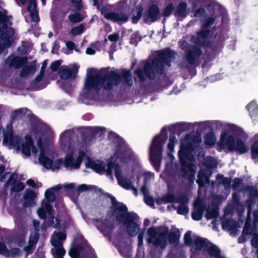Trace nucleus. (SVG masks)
<instances>
[{
	"label": "nucleus",
	"instance_id": "obj_1",
	"mask_svg": "<svg viewBox=\"0 0 258 258\" xmlns=\"http://www.w3.org/2000/svg\"><path fill=\"white\" fill-rule=\"evenodd\" d=\"M37 137H38L37 145L40 152L38 160L46 168L54 170L60 168L62 165L70 169L79 168L85 153L83 151H79V155L76 159L73 158V154L76 152L78 144L74 142L73 132L66 131L60 135L61 148L67 152L64 161L60 159L52 162L51 157L54 153V149L51 145L52 137L50 134L42 135L38 132L36 134L35 138Z\"/></svg>",
	"mask_w": 258,
	"mask_h": 258
},
{
	"label": "nucleus",
	"instance_id": "obj_2",
	"mask_svg": "<svg viewBox=\"0 0 258 258\" xmlns=\"http://www.w3.org/2000/svg\"><path fill=\"white\" fill-rule=\"evenodd\" d=\"M230 21L225 7L211 0V61L219 55L229 38Z\"/></svg>",
	"mask_w": 258,
	"mask_h": 258
},
{
	"label": "nucleus",
	"instance_id": "obj_3",
	"mask_svg": "<svg viewBox=\"0 0 258 258\" xmlns=\"http://www.w3.org/2000/svg\"><path fill=\"white\" fill-rule=\"evenodd\" d=\"M120 81V76L114 72L103 77L97 70L88 69L83 91L86 95H88L89 93L97 92L103 87L106 90H110L114 85H117Z\"/></svg>",
	"mask_w": 258,
	"mask_h": 258
},
{
	"label": "nucleus",
	"instance_id": "obj_4",
	"mask_svg": "<svg viewBox=\"0 0 258 258\" xmlns=\"http://www.w3.org/2000/svg\"><path fill=\"white\" fill-rule=\"evenodd\" d=\"M88 166L99 173H106L108 176L113 179L112 173L114 171L118 184L123 188L126 189H132L136 196H137V189L134 187L130 179L122 177V172L120 167L116 164L109 163L106 166L105 164L101 161H89Z\"/></svg>",
	"mask_w": 258,
	"mask_h": 258
},
{
	"label": "nucleus",
	"instance_id": "obj_5",
	"mask_svg": "<svg viewBox=\"0 0 258 258\" xmlns=\"http://www.w3.org/2000/svg\"><path fill=\"white\" fill-rule=\"evenodd\" d=\"M175 53L170 49H165L159 53L157 57H156L153 61L152 65L146 63L145 66L144 72L139 70L136 73L141 80L145 79V76L150 79H153L155 76L154 71L153 68L158 72L162 74L163 72L164 64H166L168 67L171 65V60L175 58Z\"/></svg>",
	"mask_w": 258,
	"mask_h": 258
},
{
	"label": "nucleus",
	"instance_id": "obj_6",
	"mask_svg": "<svg viewBox=\"0 0 258 258\" xmlns=\"http://www.w3.org/2000/svg\"><path fill=\"white\" fill-rule=\"evenodd\" d=\"M112 215L117 221L123 223L131 236H135L140 230L141 223L136 214L128 213L126 207L121 204L113 205L112 207Z\"/></svg>",
	"mask_w": 258,
	"mask_h": 258
},
{
	"label": "nucleus",
	"instance_id": "obj_7",
	"mask_svg": "<svg viewBox=\"0 0 258 258\" xmlns=\"http://www.w3.org/2000/svg\"><path fill=\"white\" fill-rule=\"evenodd\" d=\"M1 134H2L4 137L3 144L5 146H8L10 148H14L18 151H21L26 156L30 155L31 151L34 154L38 153L37 150L33 145L31 137L29 135L26 136L23 140L19 136H13L11 131H8L7 133H6L5 129L2 127L0 128Z\"/></svg>",
	"mask_w": 258,
	"mask_h": 258
},
{
	"label": "nucleus",
	"instance_id": "obj_8",
	"mask_svg": "<svg viewBox=\"0 0 258 258\" xmlns=\"http://www.w3.org/2000/svg\"><path fill=\"white\" fill-rule=\"evenodd\" d=\"M217 144V150L219 152H222L226 147L230 152L237 151L241 154L246 153L247 151L244 142L240 139L236 140L235 137L229 135L227 131L221 132Z\"/></svg>",
	"mask_w": 258,
	"mask_h": 258
},
{
	"label": "nucleus",
	"instance_id": "obj_9",
	"mask_svg": "<svg viewBox=\"0 0 258 258\" xmlns=\"http://www.w3.org/2000/svg\"><path fill=\"white\" fill-rule=\"evenodd\" d=\"M167 135L164 131L155 137L150 148V158L151 161L156 170L161 162L162 146L167 140Z\"/></svg>",
	"mask_w": 258,
	"mask_h": 258
},
{
	"label": "nucleus",
	"instance_id": "obj_10",
	"mask_svg": "<svg viewBox=\"0 0 258 258\" xmlns=\"http://www.w3.org/2000/svg\"><path fill=\"white\" fill-rule=\"evenodd\" d=\"M7 11L0 8V38L3 40V46L0 45V53H3L5 48L9 47L10 46L9 37L14 34L13 30L10 27V22L9 21L7 16Z\"/></svg>",
	"mask_w": 258,
	"mask_h": 258
},
{
	"label": "nucleus",
	"instance_id": "obj_11",
	"mask_svg": "<svg viewBox=\"0 0 258 258\" xmlns=\"http://www.w3.org/2000/svg\"><path fill=\"white\" fill-rule=\"evenodd\" d=\"M167 232L168 229L166 227L149 228L147 230L146 240L149 243L164 248L167 244Z\"/></svg>",
	"mask_w": 258,
	"mask_h": 258
},
{
	"label": "nucleus",
	"instance_id": "obj_12",
	"mask_svg": "<svg viewBox=\"0 0 258 258\" xmlns=\"http://www.w3.org/2000/svg\"><path fill=\"white\" fill-rule=\"evenodd\" d=\"M191 149L189 146L184 145L183 142L180 144V149L178 152V156L180 162L182 165V170L185 173L184 175L189 173H191L195 171V166L191 163H188L187 160H190L191 159Z\"/></svg>",
	"mask_w": 258,
	"mask_h": 258
},
{
	"label": "nucleus",
	"instance_id": "obj_13",
	"mask_svg": "<svg viewBox=\"0 0 258 258\" xmlns=\"http://www.w3.org/2000/svg\"><path fill=\"white\" fill-rule=\"evenodd\" d=\"M210 36V21L207 20L197 33V36L191 37L192 42L203 45H206L209 41Z\"/></svg>",
	"mask_w": 258,
	"mask_h": 258
},
{
	"label": "nucleus",
	"instance_id": "obj_14",
	"mask_svg": "<svg viewBox=\"0 0 258 258\" xmlns=\"http://www.w3.org/2000/svg\"><path fill=\"white\" fill-rule=\"evenodd\" d=\"M2 181L6 182L5 185L9 186L11 185V192H19L24 188V185L22 182L15 181L13 175L10 172L6 173L2 178Z\"/></svg>",
	"mask_w": 258,
	"mask_h": 258
},
{
	"label": "nucleus",
	"instance_id": "obj_15",
	"mask_svg": "<svg viewBox=\"0 0 258 258\" xmlns=\"http://www.w3.org/2000/svg\"><path fill=\"white\" fill-rule=\"evenodd\" d=\"M206 210V217L208 220L210 218L209 216L208 208L206 207V205L200 200H197L194 204V207L192 213V218L195 220H200L202 218V214L204 211Z\"/></svg>",
	"mask_w": 258,
	"mask_h": 258
},
{
	"label": "nucleus",
	"instance_id": "obj_16",
	"mask_svg": "<svg viewBox=\"0 0 258 258\" xmlns=\"http://www.w3.org/2000/svg\"><path fill=\"white\" fill-rule=\"evenodd\" d=\"M79 68V66L76 64H74L70 67L63 66L59 68L58 73L60 77L63 79L74 78L78 73Z\"/></svg>",
	"mask_w": 258,
	"mask_h": 258
},
{
	"label": "nucleus",
	"instance_id": "obj_17",
	"mask_svg": "<svg viewBox=\"0 0 258 258\" xmlns=\"http://www.w3.org/2000/svg\"><path fill=\"white\" fill-rule=\"evenodd\" d=\"M52 210V207L49 205V204L46 201H43L41 207L38 210L37 213L40 218L44 219L45 218V213L47 212L50 215L51 218L52 219V221H50L51 225L54 227H56L58 226L57 219H55L56 223H54L53 221L54 217L51 216Z\"/></svg>",
	"mask_w": 258,
	"mask_h": 258
},
{
	"label": "nucleus",
	"instance_id": "obj_18",
	"mask_svg": "<svg viewBox=\"0 0 258 258\" xmlns=\"http://www.w3.org/2000/svg\"><path fill=\"white\" fill-rule=\"evenodd\" d=\"M95 225L102 232H108L114 227V218L110 217L104 220H97Z\"/></svg>",
	"mask_w": 258,
	"mask_h": 258
},
{
	"label": "nucleus",
	"instance_id": "obj_19",
	"mask_svg": "<svg viewBox=\"0 0 258 258\" xmlns=\"http://www.w3.org/2000/svg\"><path fill=\"white\" fill-rule=\"evenodd\" d=\"M160 11L159 8L155 5L151 6L145 14L144 20L146 22H155L159 18Z\"/></svg>",
	"mask_w": 258,
	"mask_h": 258
},
{
	"label": "nucleus",
	"instance_id": "obj_20",
	"mask_svg": "<svg viewBox=\"0 0 258 258\" xmlns=\"http://www.w3.org/2000/svg\"><path fill=\"white\" fill-rule=\"evenodd\" d=\"M238 226L237 222L232 218H223L222 219V227L224 230L230 231L231 233L236 231Z\"/></svg>",
	"mask_w": 258,
	"mask_h": 258
},
{
	"label": "nucleus",
	"instance_id": "obj_21",
	"mask_svg": "<svg viewBox=\"0 0 258 258\" xmlns=\"http://www.w3.org/2000/svg\"><path fill=\"white\" fill-rule=\"evenodd\" d=\"M208 240L202 237H198L194 240L192 248L197 251H205L207 248Z\"/></svg>",
	"mask_w": 258,
	"mask_h": 258
},
{
	"label": "nucleus",
	"instance_id": "obj_22",
	"mask_svg": "<svg viewBox=\"0 0 258 258\" xmlns=\"http://www.w3.org/2000/svg\"><path fill=\"white\" fill-rule=\"evenodd\" d=\"M104 16L107 19L117 22H124L128 20L126 15L122 13H116L114 12H108L104 14Z\"/></svg>",
	"mask_w": 258,
	"mask_h": 258
},
{
	"label": "nucleus",
	"instance_id": "obj_23",
	"mask_svg": "<svg viewBox=\"0 0 258 258\" xmlns=\"http://www.w3.org/2000/svg\"><path fill=\"white\" fill-rule=\"evenodd\" d=\"M66 238V234L63 232H54L51 236L50 242L53 246L62 245Z\"/></svg>",
	"mask_w": 258,
	"mask_h": 258
},
{
	"label": "nucleus",
	"instance_id": "obj_24",
	"mask_svg": "<svg viewBox=\"0 0 258 258\" xmlns=\"http://www.w3.org/2000/svg\"><path fill=\"white\" fill-rule=\"evenodd\" d=\"M37 70V67L35 61L32 62L30 65L24 67L20 73L21 77H26L29 75H33Z\"/></svg>",
	"mask_w": 258,
	"mask_h": 258
},
{
	"label": "nucleus",
	"instance_id": "obj_25",
	"mask_svg": "<svg viewBox=\"0 0 258 258\" xmlns=\"http://www.w3.org/2000/svg\"><path fill=\"white\" fill-rule=\"evenodd\" d=\"M27 59L25 57L18 56H10L8 58L7 61L9 66L16 68H20L26 63Z\"/></svg>",
	"mask_w": 258,
	"mask_h": 258
},
{
	"label": "nucleus",
	"instance_id": "obj_26",
	"mask_svg": "<svg viewBox=\"0 0 258 258\" xmlns=\"http://www.w3.org/2000/svg\"><path fill=\"white\" fill-rule=\"evenodd\" d=\"M36 197V195L31 190L27 189L25 191L24 198L26 200L24 205L25 207H32L35 205L34 199Z\"/></svg>",
	"mask_w": 258,
	"mask_h": 258
},
{
	"label": "nucleus",
	"instance_id": "obj_27",
	"mask_svg": "<svg viewBox=\"0 0 258 258\" xmlns=\"http://www.w3.org/2000/svg\"><path fill=\"white\" fill-rule=\"evenodd\" d=\"M246 108L251 118L255 120L258 117V107L256 104L254 102H250L246 105Z\"/></svg>",
	"mask_w": 258,
	"mask_h": 258
},
{
	"label": "nucleus",
	"instance_id": "obj_28",
	"mask_svg": "<svg viewBox=\"0 0 258 258\" xmlns=\"http://www.w3.org/2000/svg\"><path fill=\"white\" fill-rule=\"evenodd\" d=\"M201 54L200 50L196 47L193 48L192 49L189 50L187 53L186 58L188 61L191 63H193L197 57Z\"/></svg>",
	"mask_w": 258,
	"mask_h": 258
},
{
	"label": "nucleus",
	"instance_id": "obj_29",
	"mask_svg": "<svg viewBox=\"0 0 258 258\" xmlns=\"http://www.w3.org/2000/svg\"><path fill=\"white\" fill-rule=\"evenodd\" d=\"M141 191L144 195L145 202L148 205L153 207L154 206V200L152 197L149 195L148 188H146L145 186H142L141 187Z\"/></svg>",
	"mask_w": 258,
	"mask_h": 258
},
{
	"label": "nucleus",
	"instance_id": "obj_30",
	"mask_svg": "<svg viewBox=\"0 0 258 258\" xmlns=\"http://www.w3.org/2000/svg\"><path fill=\"white\" fill-rule=\"evenodd\" d=\"M51 249V252L54 258H62L66 251L62 245L53 246Z\"/></svg>",
	"mask_w": 258,
	"mask_h": 258
},
{
	"label": "nucleus",
	"instance_id": "obj_31",
	"mask_svg": "<svg viewBox=\"0 0 258 258\" xmlns=\"http://www.w3.org/2000/svg\"><path fill=\"white\" fill-rule=\"evenodd\" d=\"M142 11L143 9L140 6L136 7L133 10L131 15V19L134 23H137L139 20L141 18Z\"/></svg>",
	"mask_w": 258,
	"mask_h": 258
},
{
	"label": "nucleus",
	"instance_id": "obj_32",
	"mask_svg": "<svg viewBox=\"0 0 258 258\" xmlns=\"http://www.w3.org/2000/svg\"><path fill=\"white\" fill-rule=\"evenodd\" d=\"M218 180V184H222L225 187H229L231 185V179L228 177H224L223 174H218L216 177Z\"/></svg>",
	"mask_w": 258,
	"mask_h": 258
},
{
	"label": "nucleus",
	"instance_id": "obj_33",
	"mask_svg": "<svg viewBox=\"0 0 258 258\" xmlns=\"http://www.w3.org/2000/svg\"><path fill=\"white\" fill-rule=\"evenodd\" d=\"M38 239V236L36 233L34 235H31L29 238V244L27 246L24 247V250L26 251L25 256H27L28 254L31 252L32 246L35 244Z\"/></svg>",
	"mask_w": 258,
	"mask_h": 258
},
{
	"label": "nucleus",
	"instance_id": "obj_34",
	"mask_svg": "<svg viewBox=\"0 0 258 258\" xmlns=\"http://www.w3.org/2000/svg\"><path fill=\"white\" fill-rule=\"evenodd\" d=\"M223 127V123L220 120H211V145L212 144V136L214 132L220 130Z\"/></svg>",
	"mask_w": 258,
	"mask_h": 258
},
{
	"label": "nucleus",
	"instance_id": "obj_35",
	"mask_svg": "<svg viewBox=\"0 0 258 258\" xmlns=\"http://www.w3.org/2000/svg\"><path fill=\"white\" fill-rule=\"evenodd\" d=\"M243 190L248 192L249 198H258V189L255 186L247 185L243 187Z\"/></svg>",
	"mask_w": 258,
	"mask_h": 258
},
{
	"label": "nucleus",
	"instance_id": "obj_36",
	"mask_svg": "<svg viewBox=\"0 0 258 258\" xmlns=\"http://www.w3.org/2000/svg\"><path fill=\"white\" fill-rule=\"evenodd\" d=\"M175 198L173 195L168 194L163 196L161 198L156 200L157 204L161 205L163 204H167L169 203L174 202Z\"/></svg>",
	"mask_w": 258,
	"mask_h": 258
},
{
	"label": "nucleus",
	"instance_id": "obj_37",
	"mask_svg": "<svg viewBox=\"0 0 258 258\" xmlns=\"http://www.w3.org/2000/svg\"><path fill=\"white\" fill-rule=\"evenodd\" d=\"M214 256V258H225L221 255V250L215 244L211 242V257Z\"/></svg>",
	"mask_w": 258,
	"mask_h": 258
},
{
	"label": "nucleus",
	"instance_id": "obj_38",
	"mask_svg": "<svg viewBox=\"0 0 258 258\" xmlns=\"http://www.w3.org/2000/svg\"><path fill=\"white\" fill-rule=\"evenodd\" d=\"M142 177L144 180V184L143 186H145L146 188H148L147 185L148 183L154 179V174L149 172H144L142 175L139 176L138 179Z\"/></svg>",
	"mask_w": 258,
	"mask_h": 258
},
{
	"label": "nucleus",
	"instance_id": "obj_39",
	"mask_svg": "<svg viewBox=\"0 0 258 258\" xmlns=\"http://www.w3.org/2000/svg\"><path fill=\"white\" fill-rule=\"evenodd\" d=\"M179 238L178 234L177 232H171L168 234V232L167 234V241L168 240L170 243L176 244L177 243Z\"/></svg>",
	"mask_w": 258,
	"mask_h": 258
},
{
	"label": "nucleus",
	"instance_id": "obj_40",
	"mask_svg": "<svg viewBox=\"0 0 258 258\" xmlns=\"http://www.w3.org/2000/svg\"><path fill=\"white\" fill-rule=\"evenodd\" d=\"M188 200L187 198H185L182 201H181L182 204L177 209V213L179 214L185 215L188 212V209L185 205V203H187Z\"/></svg>",
	"mask_w": 258,
	"mask_h": 258
},
{
	"label": "nucleus",
	"instance_id": "obj_41",
	"mask_svg": "<svg viewBox=\"0 0 258 258\" xmlns=\"http://www.w3.org/2000/svg\"><path fill=\"white\" fill-rule=\"evenodd\" d=\"M84 17L82 16L79 13H75L70 15L68 18L70 21L73 23H78L83 20Z\"/></svg>",
	"mask_w": 258,
	"mask_h": 258
},
{
	"label": "nucleus",
	"instance_id": "obj_42",
	"mask_svg": "<svg viewBox=\"0 0 258 258\" xmlns=\"http://www.w3.org/2000/svg\"><path fill=\"white\" fill-rule=\"evenodd\" d=\"M187 4L185 3H180L177 8V13L181 16L185 17L187 14Z\"/></svg>",
	"mask_w": 258,
	"mask_h": 258
},
{
	"label": "nucleus",
	"instance_id": "obj_43",
	"mask_svg": "<svg viewBox=\"0 0 258 258\" xmlns=\"http://www.w3.org/2000/svg\"><path fill=\"white\" fill-rule=\"evenodd\" d=\"M7 253L9 256L19 257L22 256L21 250L17 247H10V250H8Z\"/></svg>",
	"mask_w": 258,
	"mask_h": 258
},
{
	"label": "nucleus",
	"instance_id": "obj_44",
	"mask_svg": "<svg viewBox=\"0 0 258 258\" xmlns=\"http://www.w3.org/2000/svg\"><path fill=\"white\" fill-rule=\"evenodd\" d=\"M252 158L255 159L258 157V141L254 142L251 147Z\"/></svg>",
	"mask_w": 258,
	"mask_h": 258
},
{
	"label": "nucleus",
	"instance_id": "obj_45",
	"mask_svg": "<svg viewBox=\"0 0 258 258\" xmlns=\"http://www.w3.org/2000/svg\"><path fill=\"white\" fill-rule=\"evenodd\" d=\"M198 177L197 182L200 186H203L206 182L208 181L207 177L205 176L202 172L199 173Z\"/></svg>",
	"mask_w": 258,
	"mask_h": 258
},
{
	"label": "nucleus",
	"instance_id": "obj_46",
	"mask_svg": "<svg viewBox=\"0 0 258 258\" xmlns=\"http://www.w3.org/2000/svg\"><path fill=\"white\" fill-rule=\"evenodd\" d=\"M177 143V140L174 135L170 136L169 143L168 144V148L170 151H174V144Z\"/></svg>",
	"mask_w": 258,
	"mask_h": 258
},
{
	"label": "nucleus",
	"instance_id": "obj_47",
	"mask_svg": "<svg viewBox=\"0 0 258 258\" xmlns=\"http://www.w3.org/2000/svg\"><path fill=\"white\" fill-rule=\"evenodd\" d=\"M122 77L125 83L131 86L133 84V80L131 75V73L128 71H124L122 73Z\"/></svg>",
	"mask_w": 258,
	"mask_h": 258
},
{
	"label": "nucleus",
	"instance_id": "obj_48",
	"mask_svg": "<svg viewBox=\"0 0 258 258\" xmlns=\"http://www.w3.org/2000/svg\"><path fill=\"white\" fill-rule=\"evenodd\" d=\"M83 30L84 26L81 24L72 29L71 33L73 35H79L83 32Z\"/></svg>",
	"mask_w": 258,
	"mask_h": 258
},
{
	"label": "nucleus",
	"instance_id": "obj_49",
	"mask_svg": "<svg viewBox=\"0 0 258 258\" xmlns=\"http://www.w3.org/2000/svg\"><path fill=\"white\" fill-rule=\"evenodd\" d=\"M252 232V228L250 223L245 222L243 228L242 233L245 235H250Z\"/></svg>",
	"mask_w": 258,
	"mask_h": 258
},
{
	"label": "nucleus",
	"instance_id": "obj_50",
	"mask_svg": "<svg viewBox=\"0 0 258 258\" xmlns=\"http://www.w3.org/2000/svg\"><path fill=\"white\" fill-rule=\"evenodd\" d=\"M45 197L49 202H53L55 200V196L52 190L51 189H48L45 192Z\"/></svg>",
	"mask_w": 258,
	"mask_h": 258
},
{
	"label": "nucleus",
	"instance_id": "obj_51",
	"mask_svg": "<svg viewBox=\"0 0 258 258\" xmlns=\"http://www.w3.org/2000/svg\"><path fill=\"white\" fill-rule=\"evenodd\" d=\"M243 179L240 178L236 177L234 179L232 185V188L234 190L238 189V188L242 184Z\"/></svg>",
	"mask_w": 258,
	"mask_h": 258
},
{
	"label": "nucleus",
	"instance_id": "obj_52",
	"mask_svg": "<svg viewBox=\"0 0 258 258\" xmlns=\"http://www.w3.org/2000/svg\"><path fill=\"white\" fill-rule=\"evenodd\" d=\"M28 10L30 13L37 12L35 0H30L28 4Z\"/></svg>",
	"mask_w": 258,
	"mask_h": 258
},
{
	"label": "nucleus",
	"instance_id": "obj_53",
	"mask_svg": "<svg viewBox=\"0 0 258 258\" xmlns=\"http://www.w3.org/2000/svg\"><path fill=\"white\" fill-rule=\"evenodd\" d=\"M69 253L72 258H77L79 255V251L78 248L76 247H72L69 251Z\"/></svg>",
	"mask_w": 258,
	"mask_h": 258
},
{
	"label": "nucleus",
	"instance_id": "obj_54",
	"mask_svg": "<svg viewBox=\"0 0 258 258\" xmlns=\"http://www.w3.org/2000/svg\"><path fill=\"white\" fill-rule=\"evenodd\" d=\"M15 243L19 247H22L25 243V238L23 236L17 237L15 239Z\"/></svg>",
	"mask_w": 258,
	"mask_h": 258
},
{
	"label": "nucleus",
	"instance_id": "obj_55",
	"mask_svg": "<svg viewBox=\"0 0 258 258\" xmlns=\"http://www.w3.org/2000/svg\"><path fill=\"white\" fill-rule=\"evenodd\" d=\"M246 203L249 211H250L252 207L255 204V198H249Z\"/></svg>",
	"mask_w": 258,
	"mask_h": 258
},
{
	"label": "nucleus",
	"instance_id": "obj_56",
	"mask_svg": "<svg viewBox=\"0 0 258 258\" xmlns=\"http://www.w3.org/2000/svg\"><path fill=\"white\" fill-rule=\"evenodd\" d=\"M173 9L174 7L173 5L172 4H169L165 9L163 15L166 16L169 15L172 12Z\"/></svg>",
	"mask_w": 258,
	"mask_h": 258
},
{
	"label": "nucleus",
	"instance_id": "obj_57",
	"mask_svg": "<svg viewBox=\"0 0 258 258\" xmlns=\"http://www.w3.org/2000/svg\"><path fill=\"white\" fill-rule=\"evenodd\" d=\"M144 233H145V231L144 230H141L139 232V234L138 236L139 246H141L143 244V238H144Z\"/></svg>",
	"mask_w": 258,
	"mask_h": 258
},
{
	"label": "nucleus",
	"instance_id": "obj_58",
	"mask_svg": "<svg viewBox=\"0 0 258 258\" xmlns=\"http://www.w3.org/2000/svg\"><path fill=\"white\" fill-rule=\"evenodd\" d=\"M184 242L187 244H191V232L188 231L184 236Z\"/></svg>",
	"mask_w": 258,
	"mask_h": 258
},
{
	"label": "nucleus",
	"instance_id": "obj_59",
	"mask_svg": "<svg viewBox=\"0 0 258 258\" xmlns=\"http://www.w3.org/2000/svg\"><path fill=\"white\" fill-rule=\"evenodd\" d=\"M119 34L117 33H115L114 34L109 35L108 37V39L112 42H116L119 39Z\"/></svg>",
	"mask_w": 258,
	"mask_h": 258
},
{
	"label": "nucleus",
	"instance_id": "obj_60",
	"mask_svg": "<svg viewBox=\"0 0 258 258\" xmlns=\"http://www.w3.org/2000/svg\"><path fill=\"white\" fill-rule=\"evenodd\" d=\"M251 243L252 246L258 247V234H255L252 236L251 240Z\"/></svg>",
	"mask_w": 258,
	"mask_h": 258
},
{
	"label": "nucleus",
	"instance_id": "obj_61",
	"mask_svg": "<svg viewBox=\"0 0 258 258\" xmlns=\"http://www.w3.org/2000/svg\"><path fill=\"white\" fill-rule=\"evenodd\" d=\"M251 243L252 246L258 247V234H255L252 236L251 240Z\"/></svg>",
	"mask_w": 258,
	"mask_h": 258
},
{
	"label": "nucleus",
	"instance_id": "obj_62",
	"mask_svg": "<svg viewBox=\"0 0 258 258\" xmlns=\"http://www.w3.org/2000/svg\"><path fill=\"white\" fill-rule=\"evenodd\" d=\"M72 4L77 10H79L82 8L81 0H72Z\"/></svg>",
	"mask_w": 258,
	"mask_h": 258
},
{
	"label": "nucleus",
	"instance_id": "obj_63",
	"mask_svg": "<svg viewBox=\"0 0 258 258\" xmlns=\"http://www.w3.org/2000/svg\"><path fill=\"white\" fill-rule=\"evenodd\" d=\"M232 201L235 204H239L240 202V196L238 194L233 192L232 194Z\"/></svg>",
	"mask_w": 258,
	"mask_h": 258
},
{
	"label": "nucleus",
	"instance_id": "obj_64",
	"mask_svg": "<svg viewBox=\"0 0 258 258\" xmlns=\"http://www.w3.org/2000/svg\"><path fill=\"white\" fill-rule=\"evenodd\" d=\"M60 64V63L59 60L55 61L51 63L50 66V69L52 71H56L59 67Z\"/></svg>",
	"mask_w": 258,
	"mask_h": 258
}]
</instances>
